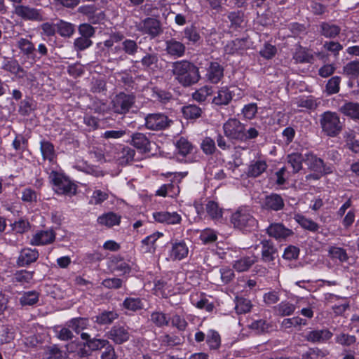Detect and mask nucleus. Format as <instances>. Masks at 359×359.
<instances>
[{"label": "nucleus", "mask_w": 359, "mask_h": 359, "mask_svg": "<svg viewBox=\"0 0 359 359\" xmlns=\"http://www.w3.org/2000/svg\"><path fill=\"white\" fill-rule=\"evenodd\" d=\"M223 130L229 139L246 142L257 138L259 135L261 127L252 124L246 128L239 120L229 118L224 123Z\"/></svg>", "instance_id": "nucleus-1"}, {"label": "nucleus", "mask_w": 359, "mask_h": 359, "mask_svg": "<svg viewBox=\"0 0 359 359\" xmlns=\"http://www.w3.org/2000/svg\"><path fill=\"white\" fill-rule=\"evenodd\" d=\"M172 75L183 86L196 83L201 78L198 68L191 62L182 60L173 62L170 65Z\"/></svg>", "instance_id": "nucleus-2"}, {"label": "nucleus", "mask_w": 359, "mask_h": 359, "mask_svg": "<svg viewBox=\"0 0 359 359\" xmlns=\"http://www.w3.org/2000/svg\"><path fill=\"white\" fill-rule=\"evenodd\" d=\"M320 123L323 132L330 137H335L339 134L343 127L339 115L330 111L320 115Z\"/></svg>", "instance_id": "nucleus-3"}, {"label": "nucleus", "mask_w": 359, "mask_h": 359, "mask_svg": "<svg viewBox=\"0 0 359 359\" xmlns=\"http://www.w3.org/2000/svg\"><path fill=\"white\" fill-rule=\"evenodd\" d=\"M49 178L53 182L57 194L69 196L76 194V186L62 173L53 170L50 173Z\"/></svg>", "instance_id": "nucleus-4"}, {"label": "nucleus", "mask_w": 359, "mask_h": 359, "mask_svg": "<svg viewBox=\"0 0 359 359\" xmlns=\"http://www.w3.org/2000/svg\"><path fill=\"white\" fill-rule=\"evenodd\" d=\"M135 102V96L133 94L120 93L111 101L112 110L114 113L124 115L129 112Z\"/></svg>", "instance_id": "nucleus-5"}, {"label": "nucleus", "mask_w": 359, "mask_h": 359, "mask_svg": "<svg viewBox=\"0 0 359 359\" xmlns=\"http://www.w3.org/2000/svg\"><path fill=\"white\" fill-rule=\"evenodd\" d=\"M231 222L235 227L246 231H250L257 224L256 219L245 209H239L234 212L231 216Z\"/></svg>", "instance_id": "nucleus-6"}, {"label": "nucleus", "mask_w": 359, "mask_h": 359, "mask_svg": "<svg viewBox=\"0 0 359 359\" xmlns=\"http://www.w3.org/2000/svg\"><path fill=\"white\" fill-rule=\"evenodd\" d=\"M145 126L148 130H161L167 128L172 121L164 114H149L145 118Z\"/></svg>", "instance_id": "nucleus-7"}, {"label": "nucleus", "mask_w": 359, "mask_h": 359, "mask_svg": "<svg viewBox=\"0 0 359 359\" xmlns=\"http://www.w3.org/2000/svg\"><path fill=\"white\" fill-rule=\"evenodd\" d=\"M137 29L142 33L148 34L151 38L158 36L163 32L160 22L152 18H148L140 22L137 25Z\"/></svg>", "instance_id": "nucleus-8"}, {"label": "nucleus", "mask_w": 359, "mask_h": 359, "mask_svg": "<svg viewBox=\"0 0 359 359\" xmlns=\"http://www.w3.org/2000/svg\"><path fill=\"white\" fill-rule=\"evenodd\" d=\"M189 254V247L183 240L175 241L171 243V248L168 252V259L175 262L186 258Z\"/></svg>", "instance_id": "nucleus-9"}, {"label": "nucleus", "mask_w": 359, "mask_h": 359, "mask_svg": "<svg viewBox=\"0 0 359 359\" xmlns=\"http://www.w3.org/2000/svg\"><path fill=\"white\" fill-rule=\"evenodd\" d=\"M14 13L25 20H35L39 22L44 20L40 10L27 6H15Z\"/></svg>", "instance_id": "nucleus-10"}, {"label": "nucleus", "mask_w": 359, "mask_h": 359, "mask_svg": "<svg viewBox=\"0 0 359 359\" xmlns=\"http://www.w3.org/2000/svg\"><path fill=\"white\" fill-rule=\"evenodd\" d=\"M107 337L115 344H121L129 340L130 334L128 327L117 325L110 329L107 333Z\"/></svg>", "instance_id": "nucleus-11"}, {"label": "nucleus", "mask_w": 359, "mask_h": 359, "mask_svg": "<svg viewBox=\"0 0 359 359\" xmlns=\"http://www.w3.org/2000/svg\"><path fill=\"white\" fill-rule=\"evenodd\" d=\"M285 203L283 198L277 194L266 196L262 204V208L267 210L279 211L283 209Z\"/></svg>", "instance_id": "nucleus-12"}, {"label": "nucleus", "mask_w": 359, "mask_h": 359, "mask_svg": "<svg viewBox=\"0 0 359 359\" xmlns=\"http://www.w3.org/2000/svg\"><path fill=\"white\" fill-rule=\"evenodd\" d=\"M39 255V254L36 249L23 248L20 252L17 259V264L21 267L29 265L37 260Z\"/></svg>", "instance_id": "nucleus-13"}, {"label": "nucleus", "mask_w": 359, "mask_h": 359, "mask_svg": "<svg viewBox=\"0 0 359 359\" xmlns=\"http://www.w3.org/2000/svg\"><path fill=\"white\" fill-rule=\"evenodd\" d=\"M266 232L269 236L276 240H283L290 236L292 231L286 228L280 223L271 224L267 229Z\"/></svg>", "instance_id": "nucleus-14"}, {"label": "nucleus", "mask_w": 359, "mask_h": 359, "mask_svg": "<svg viewBox=\"0 0 359 359\" xmlns=\"http://www.w3.org/2000/svg\"><path fill=\"white\" fill-rule=\"evenodd\" d=\"M55 239V234L53 230L40 231L36 233L30 240L32 245H43L53 243Z\"/></svg>", "instance_id": "nucleus-15"}, {"label": "nucleus", "mask_w": 359, "mask_h": 359, "mask_svg": "<svg viewBox=\"0 0 359 359\" xmlns=\"http://www.w3.org/2000/svg\"><path fill=\"white\" fill-rule=\"evenodd\" d=\"M186 50L184 44L175 39L165 41V51L167 54L175 57H182Z\"/></svg>", "instance_id": "nucleus-16"}, {"label": "nucleus", "mask_w": 359, "mask_h": 359, "mask_svg": "<svg viewBox=\"0 0 359 359\" xmlns=\"http://www.w3.org/2000/svg\"><path fill=\"white\" fill-rule=\"evenodd\" d=\"M153 217L156 222L167 224H177L182 221V217L176 212H156Z\"/></svg>", "instance_id": "nucleus-17"}, {"label": "nucleus", "mask_w": 359, "mask_h": 359, "mask_svg": "<svg viewBox=\"0 0 359 359\" xmlns=\"http://www.w3.org/2000/svg\"><path fill=\"white\" fill-rule=\"evenodd\" d=\"M224 76V68L217 62H210L207 69V79L212 83H217Z\"/></svg>", "instance_id": "nucleus-18"}, {"label": "nucleus", "mask_w": 359, "mask_h": 359, "mask_svg": "<svg viewBox=\"0 0 359 359\" xmlns=\"http://www.w3.org/2000/svg\"><path fill=\"white\" fill-rule=\"evenodd\" d=\"M320 34L328 39L337 37L341 32V27L331 22H322L319 25Z\"/></svg>", "instance_id": "nucleus-19"}, {"label": "nucleus", "mask_w": 359, "mask_h": 359, "mask_svg": "<svg viewBox=\"0 0 359 359\" xmlns=\"http://www.w3.org/2000/svg\"><path fill=\"white\" fill-rule=\"evenodd\" d=\"M332 337V333L327 330H316L309 332L305 338L307 341L312 343L325 342Z\"/></svg>", "instance_id": "nucleus-20"}, {"label": "nucleus", "mask_w": 359, "mask_h": 359, "mask_svg": "<svg viewBox=\"0 0 359 359\" xmlns=\"http://www.w3.org/2000/svg\"><path fill=\"white\" fill-rule=\"evenodd\" d=\"M307 160L310 169L318 173L327 174L332 172V167L327 166L321 158L316 156L311 155Z\"/></svg>", "instance_id": "nucleus-21"}, {"label": "nucleus", "mask_w": 359, "mask_h": 359, "mask_svg": "<svg viewBox=\"0 0 359 359\" xmlns=\"http://www.w3.org/2000/svg\"><path fill=\"white\" fill-rule=\"evenodd\" d=\"M131 143L135 148L142 152H149L151 150V142L147 136L142 133L133 134Z\"/></svg>", "instance_id": "nucleus-22"}, {"label": "nucleus", "mask_w": 359, "mask_h": 359, "mask_svg": "<svg viewBox=\"0 0 359 359\" xmlns=\"http://www.w3.org/2000/svg\"><path fill=\"white\" fill-rule=\"evenodd\" d=\"M232 98V93L229 89L227 87H222L213 97L212 103L218 106L227 105Z\"/></svg>", "instance_id": "nucleus-23"}, {"label": "nucleus", "mask_w": 359, "mask_h": 359, "mask_svg": "<svg viewBox=\"0 0 359 359\" xmlns=\"http://www.w3.org/2000/svg\"><path fill=\"white\" fill-rule=\"evenodd\" d=\"M2 69L20 78H22L25 75L23 69L20 66L18 62L13 59H5L2 64Z\"/></svg>", "instance_id": "nucleus-24"}, {"label": "nucleus", "mask_w": 359, "mask_h": 359, "mask_svg": "<svg viewBox=\"0 0 359 359\" xmlns=\"http://www.w3.org/2000/svg\"><path fill=\"white\" fill-rule=\"evenodd\" d=\"M257 261V257L255 255L241 257L234 262L233 269L238 272L248 271Z\"/></svg>", "instance_id": "nucleus-25"}, {"label": "nucleus", "mask_w": 359, "mask_h": 359, "mask_svg": "<svg viewBox=\"0 0 359 359\" xmlns=\"http://www.w3.org/2000/svg\"><path fill=\"white\" fill-rule=\"evenodd\" d=\"M262 259L264 262H268L275 259L276 249L273 243L269 241H263L262 242Z\"/></svg>", "instance_id": "nucleus-26"}, {"label": "nucleus", "mask_w": 359, "mask_h": 359, "mask_svg": "<svg viewBox=\"0 0 359 359\" xmlns=\"http://www.w3.org/2000/svg\"><path fill=\"white\" fill-rule=\"evenodd\" d=\"M17 46L27 58L34 59V45L29 40L20 38L17 41Z\"/></svg>", "instance_id": "nucleus-27"}, {"label": "nucleus", "mask_w": 359, "mask_h": 359, "mask_svg": "<svg viewBox=\"0 0 359 359\" xmlns=\"http://www.w3.org/2000/svg\"><path fill=\"white\" fill-rule=\"evenodd\" d=\"M339 110L344 115L353 119L359 120V103L353 102H345L340 107Z\"/></svg>", "instance_id": "nucleus-28"}, {"label": "nucleus", "mask_w": 359, "mask_h": 359, "mask_svg": "<svg viewBox=\"0 0 359 359\" xmlns=\"http://www.w3.org/2000/svg\"><path fill=\"white\" fill-rule=\"evenodd\" d=\"M163 236L160 232L154 233L142 241V248L144 252H154L156 250L155 243Z\"/></svg>", "instance_id": "nucleus-29"}, {"label": "nucleus", "mask_w": 359, "mask_h": 359, "mask_svg": "<svg viewBox=\"0 0 359 359\" xmlns=\"http://www.w3.org/2000/svg\"><path fill=\"white\" fill-rule=\"evenodd\" d=\"M67 325L79 334L90 327L89 320L85 318H75L67 323Z\"/></svg>", "instance_id": "nucleus-30"}, {"label": "nucleus", "mask_w": 359, "mask_h": 359, "mask_svg": "<svg viewBox=\"0 0 359 359\" xmlns=\"http://www.w3.org/2000/svg\"><path fill=\"white\" fill-rule=\"evenodd\" d=\"M121 217L114 212H109L103 214L97 218V222L107 227H111L114 225L119 224Z\"/></svg>", "instance_id": "nucleus-31"}, {"label": "nucleus", "mask_w": 359, "mask_h": 359, "mask_svg": "<svg viewBox=\"0 0 359 359\" xmlns=\"http://www.w3.org/2000/svg\"><path fill=\"white\" fill-rule=\"evenodd\" d=\"M267 168L265 161L259 160L251 162L248 167V175L249 177H257L263 173Z\"/></svg>", "instance_id": "nucleus-32"}, {"label": "nucleus", "mask_w": 359, "mask_h": 359, "mask_svg": "<svg viewBox=\"0 0 359 359\" xmlns=\"http://www.w3.org/2000/svg\"><path fill=\"white\" fill-rule=\"evenodd\" d=\"M296 308L294 304L283 301L274 307V311L278 316H287L292 315Z\"/></svg>", "instance_id": "nucleus-33"}, {"label": "nucleus", "mask_w": 359, "mask_h": 359, "mask_svg": "<svg viewBox=\"0 0 359 359\" xmlns=\"http://www.w3.org/2000/svg\"><path fill=\"white\" fill-rule=\"evenodd\" d=\"M40 150L44 160L53 162L55 157V152L53 144L46 140L41 141Z\"/></svg>", "instance_id": "nucleus-34"}, {"label": "nucleus", "mask_w": 359, "mask_h": 359, "mask_svg": "<svg viewBox=\"0 0 359 359\" xmlns=\"http://www.w3.org/2000/svg\"><path fill=\"white\" fill-rule=\"evenodd\" d=\"M155 290L158 294L163 297H167L173 291V286L171 282H168L163 279L159 280L155 283Z\"/></svg>", "instance_id": "nucleus-35"}, {"label": "nucleus", "mask_w": 359, "mask_h": 359, "mask_svg": "<svg viewBox=\"0 0 359 359\" xmlns=\"http://www.w3.org/2000/svg\"><path fill=\"white\" fill-rule=\"evenodd\" d=\"M39 294L35 290L24 292L19 299L22 306H32L39 301Z\"/></svg>", "instance_id": "nucleus-36"}, {"label": "nucleus", "mask_w": 359, "mask_h": 359, "mask_svg": "<svg viewBox=\"0 0 359 359\" xmlns=\"http://www.w3.org/2000/svg\"><path fill=\"white\" fill-rule=\"evenodd\" d=\"M81 337L83 340L87 341L86 345L90 350H97L103 348L108 344V341L107 340L95 339H90V334L86 332H81Z\"/></svg>", "instance_id": "nucleus-37"}, {"label": "nucleus", "mask_w": 359, "mask_h": 359, "mask_svg": "<svg viewBox=\"0 0 359 359\" xmlns=\"http://www.w3.org/2000/svg\"><path fill=\"white\" fill-rule=\"evenodd\" d=\"M303 161L304 157L299 153H292L287 157V162L292 168L293 172H297L302 169Z\"/></svg>", "instance_id": "nucleus-38"}, {"label": "nucleus", "mask_w": 359, "mask_h": 359, "mask_svg": "<svg viewBox=\"0 0 359 359\" xmlns=\"http://www.w3.org/2000/svg\"><path fill=\"white\" fill-rule=\"evenodd\" d=\"M250 327L257 333H264L271 331L273 330V325L266 320L260 319L253 321L250 324Z\"/></svg>", "instance_id": "nucleus-39"}, {"label": "nucleus", "mask_w": 359, "mask_h": 359, "mask_svg": "<svg viewBox=\"0 0 359 359\" xmlns=\"http://www.w3.org/2000/svg\"><path fill=\"white\" fill-rule=\"evenodd\" d=\"M205 210L207 214L212 219H219L222 217V209L219 206L218 203L215 201H208L205 205Z\"/></svg>", "instance_id": "nucleus-40"}, {"label": "nucleus", "mask_w": 359, "mask_h": 359, "mask_svg": "<svg viewBox=\"0 0 359 359\" xmlns=\"http://www.w3.org/2000/svg\"><path fill=\"white\" fill-rule=\"evenodd\" d=\"M297 222L304 229L309 231L315 232L319 229V226L317 223L311 219L306 218L304 216L301 215H297L294 217Z\"/></svg>", "instance_id": "nucleus-41"}, {"label": "nucleus", "mask_w": 359, "mask_h": 359, "mask_svg": "<svg viewBox=\"0 0 359 359\" xmlns=\"http://www.w3.org/2000/svg\"><path fill=\"white\" fill-rule=\"evenodd\" d=\"M135 154V151L131 148H123L122 150L118 153L117 161L121 165H126L133 160Z\"/></svg>", "instance_id": "nucleus-42"}, {"label": "nucleus", "mask_w": 359, "mask_h": 359, "mask_svg": "<svg viewBox=\"0 0 359 359\" xmlns=\"http://www.w3.org/2000/svg\"><path fill=\"white\" fill-rule=\"evenodd\" d=\"M55 26L57 29V32L62 36L65 37L71 36L74 32V25L70 22L63 20H60Z\"/></svg>", "instance_id": "nucleus-43"}, {"label": "nucleus", "mask_w": 359, "mask_h": 359, "mask_svg": "<svg viewBox=\"0 0 359 359\" xmlns=\"http://www.w3.org/2000/svg\"><path fill=\"white\" fill-rule=\"evenodd\" d=\"M206 342L210 349L216 350L221 344L219 333L215 330H209L206 334Z\"/></svg>", "instance_id": "nucleus-44"}, {"label": "nucleus", "mask_w": 359, "mask_h": 359, "mask_svg": "<svg viewBox=\"0 0 359 359\" xmlns=\"http://www.w3.org/2000/svg\"><path fill=\"white\" fill-rule=\"evenodd\" d=\"M151 97L156 101L162 103H166L169 102L172 98L170 93L159 89L156 87L151 89Z\"/></svg>", "instance_id": "nucleus-45"}, {"label": "nucleus", "mask_w": 359, "mask_h": 359, "mask_svg": "<svg viewBox=\"0 0 359 359\" xmlns=\"http://www.w3.org/2000/svg\"><path fill=\"white\" fill-rule=\"evenodd\" d=\"M118 317V315L115 311H104L96 316V322L100 325H107L111 323Z\"/></svg>", "instance_id": "nucleus-46"}, {"label": "nucleus", "mask_w": 359, "mask_h": 359, "mask_svg": "<svg viewBox=\"0 0 359 359\" xmlns=\"http://www.w3.org/2000/svg\"><path fill=\"white\" fill-rule=\"evenodd\" d=\"M252 303L250 300L243 298V297H237L236 299V306L235 309L237 313H245L249 312L252 309Z\"/></svg>", "instance_id": "nucleus-47"}, {"label": "nucleus", "mask_w": 359, "mask_h": 359, "mask_svg": "<svg viewBox=\"0 0 359 359\" xmlns=\"http://www.w3.org/2000/svg\"><path fill=\"white\" fill-rule=\"evenodd\" d=\"M344 138L348 149L355 153H359V140L355 139V132L352 130L346 132Z\"/></svg>", "instance_id": "nucleus-48"}, {"label": "nucleus", "mask_w": 359, "mask_h": 359, "mask_svg": "<svg viewBox=\"0 0 359 359\" xmlns=\"http://www.w3.org/2000/svg\"><path fill=\"white\" fill-rule=\"evenodd\" d=\"M179 187L175 186L173 184H168L162 185L157 191L156 195L160 196H171L176 195L179 193Z\"/></svg>", "instance_id": "nucleus-49"}, {"label": "nucleus", "mask_w": 359, "mask_h": 359, "mask_svg": "<svg viewBox=\"0 0 359 359\" xmlns=\"http://www.w3.org/2000/svg\"><path fill=\"white\" fill-rule=\"evenodd\" d=\"M213 92L212 88L208 86H204L195 91L192 97L197 102H204L208 97L212 95Z\"/></svg>", "instance_id": "nucleus-50"}, {"label": "nucleus", "mask_w": 359, "mask_h": 359, "mask_svg": "<svg viewBox=\"0 0 359 359\" xmlns=\"http://www.w3.org/2000/svg\"><path fill=\"white\" fill-rule=\"evenodd\" d=\"M328 254L332 259H337L342 262H346L348 258L346 250L337 246H330L328 249Z\"/></svg>", "instance_id": "nucleus-51"}, {"label": "nucleus", "mask_w": 359, "mask_h": 359, "mask_svg": "<svg viewBox=\"0 0 359 359\" xmlns=\"http://www.w3.org/2000/svg\"><path fill=\"white\" fill-rule=\"evenodd\" d=\"M123 306L126 309L136 311L143 308V304L140 298L128 297L123 302Z\"/></svg>", "instance_id": "nucleus-52"}, {"label": "nucleus", "mask_w": 359, "mask_h": 359, "mask_svg": "<svg viewBox=\"0 0 359 359\" xmlns=\"http://www.w3.org/2000/svg\"><path fill=\"white\" fill-rule=\"evenodd\" d=\"M307 321L299 317H294L291 318H285L281 323V327L283 329H289L292 327L305 326Z\"/></svg>", "instance_id": "nucleus-53"}, {"label": "nucleus", "mask_w": 359, "mask_h": 359, "mask_svg": "<svg viewBox=\"0 0 359 359\" xmlns=\"http://www.w3.org/2000/svg\"><path fill=\"white\" fill-rule=\"evenodd\" d=\"M33 273L26 270L18 271L13 276V281L20 284L28 283L32 280Z\"/></svg>", "instance_id": "nucleus-54"}, {"label": "nucleus", "mask_w": 359, "mask_h": 359, "mask_svg": "<svg viewBox=\"0 0 359 359\" xmlns=\"http://www.w3.org/2000/svg\"><path fill=\"white\" fill-rule=\"evenodd\" d=\"M343 74L350 77H357L359 75V61L354 60L347 63L343 67Z\"/></svg>", "instance_id": "nucleus-55"}, {"label": "nucleus", "mask_w": 359, "mask_h": 359, "mask_svg": "<svg viewBox=\"0 0 359 359\" xmlns=\"http://www.w3.org/2000/svg\"><path fill=\"white\" fill-rule=\"evenodd\" d=\"M176 147L180 154L186 156L193 149L192 144L185 138L180 137L176 142Z\"/></svg>", "instance_id": "nucleus-56"}, {"label": "nucleus", "mask_w": 359, "mask_h": 359, "mask_svg": "<svg viewBox=\"0 0 359 359\" xmlns=\"http://www.w3.org/2000/svg\"><path fill=\"white\" fill-rule=\"evenodd\" d=\"M201 111L200 107L193 104L185 106L182 108L183 114L187 118H196L201 116Z\"/></svg>", "instance_id": "nucleus-57"}, {"label": "nucleus", "mask_w": 359, "mask_h": 359, "mask_svg": "<svg viewBox=\"0 0 359 359\" xmlns=\"http://www.w3.org/2000/svg\"><path fill=\"white\" fill-rule=\"evenodd\" d=\"M335 341L341 346H349L355 343L356 337L354 335L341 332L336 335Z\"/></svg>", "instance_id": "nucleus-58"}, {"label": "nucleus", "mask_w": 359, "mask_h": 359, "mask_svg": "<svg viewBox=\"0 0 359 359\" xmlns=\"http://www.w3.org/2000/svg\"><path fill=\"white\" fill-rule=\"evenodd\" d=\"M151 321L158 327L168 325L170 318L163 313L156 311L151 313Z\"/></svg>", "instance_id": "nucleus-59"}, {"label": "nucleus", "mask_w": 359, "mask_h": 359, "mask_svg": "<svg viewBox=\"0 0 359 359\" xmlns=\"http://www.w3.org/2000/svg\"><path fill=\"white\" fill-rule=\"evenodd\" d=\"M341 78L335 76L332 77L326 84V92L328 95L337 93L339 90Z\"/></svg>", "instance_id": "nucleus-60"}, {"label": "nucleus", "mask_w": 359, "mask_h": 359, "mask_svg": "<svg viewBox=\"0 0 359 359\" xmlns=\"http://www.w3.org/2000/svg\"><path fill=\"white\" fill-rule=\"evenodd\" d=\"M109 196L107 192L100 189L95 190L93 193L90 203L93 205H100L108 198Z\"/></svg>", "instance_id": "nucleus-61"}, {"label": "nucleus", "mask_w": 359, "mask_h": 359, "mask_svg": "<svg viewBox=\"0 0 359 359\" xmlns=\"http://www.w3.org/2000/svg\"><path fill=\"white\" fill-rule=\"evenodd\" d=\"M11 229L17 233H23L29 228V222L22 219L14 222L11 224Z\"/></svg>", "instance_id": "nucleus-62"}, {"label": "nucleus", "mask_w": 359, "mask_h": 359, "mask_svg": "<svg viewBox=\"0 0 359 359\" xmlns=\"http://www.w3.org/2000/svg\"><path fill=\"white\" fill-rule=\"evenodd\" d=\"M158 61V57L157 54L148 53L142 58L141 63L145 68H151L153 66L157 64Z\"/></svg>", "instance_id": "nucleus-63"}, {"label": "nucleus", "mask_w": 359, "mask_h": 359, "mask_svg": "<svg viewBox=\"0 0 359 359\" xmlns=\"http://www.w3.org/2000/svg\"><path fill=\"white\" fill-rule=\"evenodd\" d=\"M184 37L192 43H196L200 39L199 33L194 26L187 27L184 31Z\"/></svg>", "instance_id": "nucleus-64"}]
</instances>
